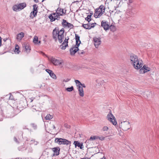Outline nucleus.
<instances>
[{
	"mask_svg": "<svg viewBox=\"0 0 159 159\" xmlns=\"http://www.w3.org/2000/svg\"><path fill=\"white\" fill-rule=\"evenodd\" d=\"M66 25H67V27L70 29L73 28L74 27L73 25L70 23H66Z\"/></svg>",
	"mask_w": 159,
	"mask_h": 159,
	"instance_id": "34",
	"label": "nucleus"
},
{
	"mask_svg": "<svg viewBox=\"0 0 159 159\" xmlns=\"http://www.w3.org/2000/svg\"><path fill=\"white\" fill-rule=\"evenodd\" d=\"M38 43H37V44H40L41 43V41H38Z\"/></svg>",
	"mask_w": 159,
	"mask_h": 159,
	"instance_id": "56",
	"label": "nucleus"
},
{
	"mask_svg": "<svg viewBox=\"0 0 159 159\" xmlns=\"http://www.w3.org/2000/svg\"><path fill=\"white\" fill-rule=\"evenodd\" d=\"M143 65V62L142 61H139V60L138 61V62L136 63H134L133 65L134 67L136 69H139L142 67Z\"/></svg>",
	"mask_w": 159,
	"mask_h": 159,
	"instance_id": "9",
	"label": "nucleus"
},
{
	"mask_svg": "<svg viewBox=\"0 0 159 159\" xmlns=\"http://www.w3.org/2000/svg\"><path fill=\"white\" fill-rule=\"evenodd\" d=\"M87 25L89 26H92V25H93V23L91 24L89 22H88V23L87 24Z\"/></svg>",
	"mask_w": 159,
	"mask_h": 159,
	"instance_id": "49",
	"label": "nucleus"
},
{
	"mask_svg": "<svg viewBox=\"0 0 159 159\" xmlns=\"http://www.w3.org/2000/svg\"><path fill=\"white\" fill-rule=\"evenodd\" d=\"M121 128L125 131H126L130 128L129 122L128 121H123L121 122L120 125Z\"/></svg>",
	"mask_w": 159,
	"mask_h": 159,
	"instance_id": "5",
	"label": "nucleus"
},
{
	"mask_svg": "<svg viewBox=\"0 0 159 159\" xmlns=\"http://www.w3.org/2000/svg\"><path fill=\"white\" fill-rule=\"evenodd\" d=\"M98 139H99L101 141L103 140H104L105 138H107V137H104L102 136H101V137H99L98 136Z\"/></svg>",
	"mask_w": 159,
	"mask_h": 159,
	"instance_id": "43",
	"label": "nucleus"
},
{
	"mask_svg": "<svg viewBox=\"0 0 159 159\" xmlns=\"http://www.w3.org/2000/svg\"><path fill=\"white\" fill-rule=\"evenodd\" d=\"M77 86V89H78V90H79L80 89H83L82 88L81 86L80 85H79L78 84V85Z\"/></svg>",
	"mask_w": 159,
	"mask_h": 159,
	"instance_id": "47",
	"label": "nucleus"
},
{
	"mask_svg": "<svg viewBox=\"0 0 159 159\" xmlns=\"http://www.w3.org/2000/svg\"><path fill=\"white\" fill-rule=\"evenodd\" d=\"M82 26L86 29H90L92 28H93L94 26V25H92V26H89L87 24H83Z\"/></svg>",
	"mask_w": 159,
	"mask_h": 159,
	"instance_id": "20",
	"label": "nucleus"
},
{
	"mask_svg": "<svg viewBox=\"0 0 159 159\" xmlns=\"http://www.w3.org/2000/svg\"><path fill=\"white\" fill-rule=\"evenodd\" d=\"M130 63L133 65L134 63H136V62H138V57L135 55L131 54L130 55L129 57Z\"/></svg>",
	"mask_w": 159,
	"mask_h": 159,
	"instance_id": "7",
	"label": "nucleus"
},
{
	"mask_svg": "<svg viewBox=\"0 0 159 159\" xmlns=\"http://www.w3.org/2000/svg\"><path fill=\"white\" fill-rule=\"evenodd\" d=\"M37 12H35V11H33L31 12L30 13V17L33 19L34 17H36L37 16Z\"/></svg>",
	"mask_w": 159,
	"mask_h": 159,
	"instance_id": "21",
	"label": "nucleus"
},
{
	"mask_svg": "<svg viewBox=\"0 0 159 159\" xmlns=\"http://www.w3.org/2000/svg\"><path fill=\"white\" fill-rule=\"evenodd\" d=\"M75 83L76 86L78 85V84L81 85V83L78 80H75Z\"/></svg>",
	"mask_w": 159,
	"mask_h": 159,
	"instance_id": "41",
	"label": "nucleus"
},
{
	"mask_svg": "<svg viewBox=\"0 0 159 159\" xmlns=\"http://www.w3.org/2000/svg\"><path fill=\"white\" fill-rule=\"evenodd\" d=\"M56 14L62 16L63 14H65L66 12V10L64 11L63 9L58 8L56 11Z\"/></svg>",
	"mask_w": 159,
	"mask_h": 159,
	"instance_id": "14",
	"label": "nucleus"
},
{
	"mask_svg": "<svg viewBox=\"0 0 159 159\" xmlns=\"http://www.w3.org/2000/svg\"><path fill=\"white\" fill-rule=\"evenodd\" d=\"M19 47L18 45H16L15 47V53H17V54H18L19 52Z\"/></svg>",
	"mask_w": 159,
	"mask_h": 159,
	"instance_id": "27",
	"label": "nucleus"
},
{
	"mask_svg": "<svg viewBox=\"0 0 159 159\" xmlns=\"http://www.w3.org/2000/svg\"><path fill=\"white\" fill-rule=\"evenodd\" d=\"M33 107H34V106H33ZM33 108L34 109V108Z\"/></svg>",
	"mask_w": 159,
	"mask_h": 159,
	"instance_id": "64",
	"label": "nucleus"
},
{
	"mask_svg": "<svg viewBox=\"0 0 159 159\" xmlns=\"http://www.w3.org/2000/svg\"><path fill=\"white\" fill-rule=\"evenodd\" d=\"M75 38L76 43L75 45L78 47L81 43V41L80 39V37L78 34H75Z\"/></svg>",
	"mask_w": 159,
	"mask_h": 159,
	"instance_id": "15",
	"label": "nucleus"
},
{
	"mask_svg": "<svg viewBox=\"0 0 159 159\" xmlns=\"http://www.w3.org/2000/svg\"><path fill=\"white\" fill-rule=\"evenodd\" d=\"M34 1L36 2H39V0H34Z\"/></svg>",
	"mask_w": 159,
	"mask_h": 159,
	"instance_id": "55",
	"label": "nucleus"
},
{
	"mask_svg": "<svg viewBox=\"0 0 159 159\" xmlns=\"http://www.w3.org/2000/svg\"><path fill=\"white\" fill-rule=\"evenodd\" d=\"M64 32V30L63 28H62L59 31H58V35H62L64 36L63 34Z\"/></svg>",
	"mask_w": 159,
	"mask_h": 159,
	"instance_id": "23",
	"label": "nucleus"
},
{
	"mask_svg": "<svg viewBox=\"0 0 159 159\" xmlns=\"http://www.w3.org/2000/svg\"><path fill=\"white\" fill-rule=\"evenodd\" d=\"M54 15V17L55 18H57V19L58 18H60V15H58L57 14H56H56L55 13H54L53 14Z\"/></svg>",
	"mask_w": 159,
	"mask_h": 159,
	"instance_id": "45",
	"label": "nucleus"
},
{
	"mask_svg": "<svg viewBox=\"0 0 159 159\" xmlns=\"http://www.w3.org/2000/svg\"><path fill=\"white\" fill-rule=\"evenodd\" d=\"M81 87L82 88H85L86 87V86H85V84H82L81 83Z\"/></svg>",
	"mask_w": 159,
	"mask_h": 159,
	"instance_id": "50",
	"label": "nucleus"
},
{
	"mask_svg": "<svg viewBox=\"0 0 159 159\" xmlns=\"http://www.w3.org/2000/svg\"><path fill=\"white\" fill-rule=\"evenodd\" d=\"M68 45H66V44H64L63 45V43L61 45V49L62 50H65L66 49V47Z\"/></svg>",
	"mask_w": 159,
	"mask_h": 159,
	"instance_id": "33",
	"label": "nucleus"
},
{
	"mask_svg": "<svg viewBox=\"0 0 159 159\" xmlns=\"http://www.w3.org/2000/svg\"><path fill=\"white\" fill-rule=\"evenodd\" d=\"M66 23H68L66 20L63 19V21L62 22V25L63 26L67 27V25H66Z\"/></svg>",
	"mask_w": 159,
	"mask_h": 159,
	"instance_id": "38",
	"label": "nucleus"
},
{
	"mask_svg": "<svg viewBox=\"0 0 159 159\" xmlns=\"http://www.w3.org/2000/svg\"><path fill=\"white\" fill-rule=\"evenodd\" d=\"M101 159H105V158L103 157L102 158H101Z\"/></svg>",
	"mask_w": 159,
	"mask_h": 159,
	"instance_id": "62",
	"label": "nucleus"
},
{
	"mask_svg": "<svg viewBox=\"0 0 159 159\" xmlns=\"http://www.w3.org/2000/svg\"><path fill=\"white\" fill-rule=\"evenodd\" d=\"M1 44H2V39H1V37L0 36V47L1 45Z\"/></svg>",
	"mask_w": 159,
	"mask_h": 159,
	"instance_id": "52",
	"label": "nucleus"
},
{
	"mask_svg": "<svg viewBox=\"0 0 159 159\" xmlns=\"http://www.w3.org/2000/svg\"><path fill=\"white\" fill-rule=\"evenodd\" d=\"M107 120L111 123L113 125H116L117 122L116 120V118L112 114L111 111H110L107 116Z\"/></svg>",
	"mask_w": 159,
	"mask_h": 159,
	"instance_id": "4",
	"label": "nucleus"
},
{
	"mask_svg": "<svg viewBox=\"0 0 159 159\" xmlns=\"http://www.w3.org/2000/svg\"><path fill=\"white\" fill-rule=\"evenodd\" d=\"M45 70H46V71L49 74V75H50V74L52 71V70L48 69H46Z\"/></svg>",
	"mask_w": 159,
	"mask_h": 159,
	"instance_id": "44",
	"label": "nucleus"
},
{
	"mask_svg": "<svg viewBox=\"0 0 159 159\" xmlns=\"http://www.w3.org/2000/svg\"><path fill=\"white\" fill-rule=\"evenodd\" d=\"M69 80L67 79V80H66V82H67V81H69Z\"/></svg>",
	"mask_w": 159,
	"mask_h": 159,
	"instance_id": "61",
	"label": "nucleus"
},
{
	"mask_svg": "<svg viewBox=\"0 0 159 159\" xmlns=\"http://www.w3.org/2000/svg\"><path fill=\"white\" fill-rule=\"evenodd\" d=\"M26 6L25 3H22L14 5L12 7V9L15 11H18L23 9Z\"/></svg>",
	"mask_w": 159,
	"mask_h": 159,
	"instance_id": "3",
	"label": "nucleus"
},
{
	"mask_svg": "<svg viewBox=\"0 0 159 159\" xmlns=\"http://www.w3.org/2000/svg\"><path fill=\"white\" fill-rule=\"evenodd\" d=\"M7 40V38H5L3 40L4 41H6V40Z\"/></svg>",
	"mask_w": 159,
	"mask_h": 159,
	"instance_id": "54",
	"label": "nucleus"
},
{
	"mask_svg": "<svg viewBox=\"0 0 159 159\" xmlns=\"http://www.w3.org/2000/svg\"><path fill=\"white\" fill-rule=\"evenodd\" d=\"M31 127H32L35 130L37 129V126L34 123H32L31 124Z\"/></svg>",
	"mask_w": 159,
	"mask_h": 159,
	"instance_id": "37",
	"label": "nucleus"
},
{
	"mask_svg": "<svg viewBox=\"0 0 159 159\" xmlns=\"http://www.w3.org/2000/svg\"><path fill=\"white\" fill-rule=\"evenodd\" d=\"M67 38H68V39H66V38H65V40H64V41L63 42V45L64 44H66V45H68V40L69 39L68 38V37H67Z\"/></svg>",
	"mask_w": 159,
	"mask_h": 159,
	"instance_id": "40",
	"label": "nucleus"
},
{
	"mask_svg": "<svg viewBox=\"0 0 159 159\" xmlns=\"http://www.w3.org/2000/svg\"><path fill=\"white\" fill-rule=\"evenodd\" d=\"M14 140L16 143H19V142L17 140V139L16 137H14Z\"/></svg>",
	"mask_w": 159,
	"mask_h": 159,
	"instance_id": "48",
	"label": "nucleus"
},
{
	"mask_svg": "<svg viewBox=\"0 0 159 159\" xmlns=\"http://www.w3.org/2000/svg\"><path fill=\"white\" fill-rule=\"evenodd\" d=\"M33 11L38 12V6L36 4H34L33 5Z\"/></svg>",
	"mask_w": 159,
	"mask_h": 159,
	"instance_id": "25",
	"label": "nucleus"
},
{
	"mask_svg": "<svg viewBox=\"0 0 159 159\" xmlns=\"http://www.w3.org/2000/svg\"><path fill=\"white\" fill-rule=\"evenodd\" d=\"M30 144L36 145L38 144V142L37 141H35L34 140H32L30 141Z\"/></svg>",
	"mask_w": 159,
	"mask_h": 159,
	"instance_id": "29",
	"label": "nucleus"
},
{
	"mask_svg": "<svg viewBox=\"0 0 159 159\" xmlns=\"http://www.w3.org/2000/svg\"><path fill=\"white\" fill-rule=\"evenodd\" d=\"M66 90L68 92H71L74 90V88L73 86L70 88H66Z\"/></svg>",
	"mask_w": 159,
	"mask_h": 159,
	"instance_id": "35",
	"label": "nucleus"
},
{
	"mask_svg": "<svg viewBox=\"0 0 159 159\" xmlns=\"http://www.w3.org/2000/svg\"><path fill=\"white\" fill-rule=\"evenodd\" d=\"M85 20L88 21V22H89V21L91 20V15H88L87 17L85 18Z\"/></svg>",
	"mask_w": 159,
	"mask_h": 159,
	"instance_id": "36",
	"label": "nucleus"
},
{
	"mask_svg": "<svg viewBox=\"0 0 159 159\" xmlns=\"http://www.w3.org/2000/svg\"><path fill=\"white\" fill-rule=\"evenodd\" d=\"M9 99L11 100H12L13 99L12 98V95H11L9 97Z\"/></svg>",
	"mask_w": 159,
	"mask_h": 159,
	"instance_id": "53",
	"label": "nucleus"
},
{
	"mask_svg": "<svg viewBox=\"0 0 159 159\" xmlns=\"http://www.w3.org/2000/svg\"><path fill=\"white\" fill-rule=\"evenodd\" d=\"M52 150L54 152L53 156H57L59 155L60 148L59 147H55L52 148Z\"/></svg>",
	"mask_w": 159,
	"mask_h": 159,
	"instance_id": "13",
	"label": "nucleus"
},
{
	"mask_svg": "<svg viewBox=\"0 0 159 159\" xmlns=\"http://www.w3.org/2000/svg\"><path fill=\"white\" fill-rule=\"evenodd\" d=\"M79 50V48L76 45L73 46L70 50V53L71 55H74L75 53Z\"/></svg>",
	"mask_w": 159,
	"mask_h": 159,
	"instance_id": "11",
	"label": "nucleus"
},
{
	"mask_svg": "<svg viewBox=\"0 0 159 159\" xmlns=\"http://www.w3.org/2000/svg\"><path fill=\"white\" fill-rule=\"evenodd\" d=\"M123 1H126L127 4L129 5L130 3H132L133 2V0H122Z\"/></svg>",
	"mask_w": 159,
	"mask_h": 159,
	"instance_id": "39",
	"label": "nucleus"
},
{
	"mask_svg": "<svg viewBox=\"0 0 159 159\" xmlns=\"http://www.w3.org/2000/svg\"><path fill=\"white\" fill-rule=\"evenodd\" d=\"M50 75L52 78L54 79H56L57 78L55 74H54L53 71L50 74Z\"/></svg>",
	"mask_w": 159,
	"mask_h": 159,
	"instance_id": "32",
	"label": "nucleus"
},
{
	"mask_svg": "<svg viewBox=\"0 0 159 159\" xmlns=\"http://www.w3.org/2000/svg\"><path fill=\"white\" fill-rule=\"evenodd\" d=\"M111 139V138H108V139H109V140H110V139Z\"/></svg>",
	"mask_w": 159,
	"mask_h": 159,
	"instance_id": "59",
	"label": "nucleus"
},
{
	"mask_svg": "<svg viewBox=\"0 0 159 159\" xmlns=\"http://www.w3.org/2000/svg\"><path fill=\"white\" fill-rule=\"evenodd\" d=\"M52 118V116L50 114L47 115L45 117V119L46 120H50Z\"/></svg>",
	"mask_w": 159,
	"mask_h": 159,
	"instance_id": "30",
	"label": "nucleus"
},
{
	"mask_svg": "<svg viewBox=\"0 0 159 159\" xmlns=\"http://www.w3.org/2000/svg\"><path fill=\"white\" fill-rule=\"evenodd\" d=\"M78 90L79 95L82 97H83L84 96V93L83 89H82Z\"/></svg>",
	"mask_w": 159,
	"mask_h": 159,
	"instance_id": "22",
	"label": "nucleus"
},
{
	"mask_svg": "<svg viewBox=\"0 0 159 159\" xmlns=\"http://www.w3.org/2000/svg\"><path fill=\"white\" fill-rule=\"evenodd\" d=\"M81 159H86V157H84L83 158H81Z\"/></svg>",
	"mask_w": 159,
	"mask_h": 159,
	"instance_id": "58",
	"label": "nucleus"
},
{
	"mask_svg": "<svg viewBox=\"0 0 159 159\" xmlns=\"http://www.w3.org/2000/svg\"><path fill=\"white\" fill-rule=\"evenodd\" d=\"M57 37L59 42L60 43H61L62 42V39L63 38L64 36L58 35Z\"/></svg>",
	"mask_w": 159,
	"mask_h": 159,
	"instance_id": "24",
	"label": "nucleus"
},
{
	"mask_svg": "<svg viewBox=\"0 0 159 159\" xmlns=\"http://www.w3.org/2000/svg\"><path fill=\"white\" fill-rule=\"evenodd\" d=\"M98 136H91L89 139V140H93L96 139H98Z\"/></svg>",
	"mask_w": 159,
	"mask_h": 159,
	"instance_id": "28",
	"label": "nucleus"
},
{
	"mask_svg": "<svg viewBox=\"0 0 159 159\" xmlns=\"http://www.w3.org/2000/svg\"><path fill=\"white\" fill-rule=\"evenodd\" d=\"M24 33L23 32H21L17 35L16 39L20 41L24 37Z\"/></svg>",
	"mask_w": 159,
	"mask_h": 159,
	"instance_id": "18",
	"label": "nucleus"
},
{
	"mask_svg": "<svg viewBox=\"0 0 159 159\" xmlns=\"http://www.w3.org/2000/svg\"><path fill=\"white\" fill-rule=\"evenodd\" d=\"M54 16H53L52 15H50L49 16V19H50V20L52 22L53 21H54L56 19H57V18H55Z\"/></svg>",
	"mask_w": 159,
	"mask_h": 159,
	"instance_id": "26",
	"label": "nucleus"
},
{
	"mask_svg": "<svg viewBox=\"0 0 159 159\" xmlns=\"http://www.w3.org/2000/svg\"><path fill=\"white\" fill-rule=\"evenodd\" d=\"M105 7L103 5H101L99 8L96 9L94 14V17L97 18L100 17L105 12Z\"/></svg>",
	"mask_w": 159,
	"mask_h": 159,
	"instance_id": "1",
	"label": "nucleus"
},
{
	"mask_svg": "<svg viewBox=\"0 0 159 159\" xmlns=\"http://www.w3.org/2000/svg\"><path fill=\"white\" fill-rule=\"evenodd\" d=\"M94 44L96 48H98L101 43V39L95 37L93 38Z\"/></svg>",
	"mask_w": 159,
	"mask_h": 159,
	"instance_id": "10",
	"label": "nucleus"
},
{
	"mask_svg": "<svg viewBox=\"0 0 159 159\" xmlns=\"http://www.w3.org/2000/svg\"><path fill=\"white\" fill-rule=\"evenodd\" d=\"M38 38L37 36H35L33 39V42L35 44L38 43Z\"/></svg>",
	"mask_w": 159,
	"mask_h": 159,
	"instance_id": "31",
	"label": "nucleus"
},
{
	"mask_svg": "<svg viewBox=\"0 0 159 159\" xmlns=\"http://www.w3.org/2000/svg\"><path fill=\"white\" fill-rule=\"evenodd\" d=\"M78 51V53L80 55L81 54H83L84 53V52L83 50L81 51L79 49V50Z\"/></svg>",
	"mask_w": 159,
	"mask_h": 159,
	"instance_id": "46",
	"label": "nucleus"
},
{
	"mask_svg": "<svg viewBox=\"0 0 159 159\" xmlns=\"http://www.w3.org/2000/svg\"><path fill=\"white\" fill-rule=\"evenodd\" d=\"M55 142L59 144L70 145L71 143V141L66 139L61 138H56L55 140Z\"/></svg>",
	"mask_w": 159,
	"mask_h": 159,
	"instance_id": "2",
	"label": "nucleus"
},
{
	"mask_svg": "<svg viewBox=\"0 0 159 159\" xmlns=\"http://www.w3.org/2000/svg\"><path fill=\"white\" fill-rule=\"evenodd\" d=\"M64 126L65 127H66V128H69V126L68 125H67V124H65L64 125Z\"/></svg>",
	"mask_w": 159,
	"mask_h": 159,
	"instance_id": "51",
	"label": "nucleus"
},
{
	"mask_svg": "<svg viewBox=\"0 0 159 159\" xmlns=\"http://www.w3.org/2000/svg\"><path fill=\"white\" fill-rule=\"evenodd\" d=\"M53 129H55L56 128H55V127L54 125H53Z\"/></svg>",
	"mask_w": 159,
	"mask_h": 159,
	"instance_id": "57",
	"label": "nucleus"
},
{
	"mask_svg": "<svg viewBox=\"0 0 159 159\" xmlns=\"http://www.w3.org/2000/svg\"><path fill=\"white\" fill-rule=\"evenodd\" d=\"M101 26L103 28L104 30H108L110 27L108 23L105 21L102 20L101 22Z\"/></svg>",
	"mask_w": 159,
	"mask_h": 159,
	"instance_id": "12",
	"label": "nucleus"
},
{
	"mask_svg": "<svg viewBox=\"0 0 159 159\" xmlns=\"http://www.w3.org/2000/svg\"><path fill=\"white\" fill-rule=\"evenodd\" d=\"M58 30L55 28L53 30L52 32V36L54 39L56 40L57 39V37L58 36Z\"/></svg>",
	"mask_w": 159,
	"mask_h": 159,
	"instance_id": "17",
	"label": "nucleus"
},
{
	"mask_svg": "<svg viewBox=\"0 0 159 159\" xmlns=\"http://www.w3.org/2000/svg\"><path fill=\"white\" fill-rule=\"evenodd\" d=\"M108 129V128L107 126H104L102 128V130L103 131H107Z\"/></svg>",
	"mask_w": 159,
	"mask_h": 159,
	"instance_id": "42",
	"label": "nucleus"
},
{
	"mask_svg": "<svg viewBox=\"0 0 159 159\" xmlns=\"http://www.w3.org/2000/svg\"><path fill=\"white\" fill-rule=\"evenodd\" d=\"M51 61L54 65L56 66L57 65H62V64L63 63V61L62 60H58L55 58L52 57L50 59Z\"/></svg>",
	"mask_w": 159,
	"mask_h": 159,
	"instance_id": "6",
	"label": "nucleus"
},
{
	"mask_svg": "<svg viewBox=\"0 0 159 159\" xmlns=\"http://www.w3.org/2000/svg\"><path fill=\"white\" fill-rule=\"evenodd\" d=\"M43 54H44V53L43 52H41Z\"/></svg>",
	"mask_w": 159,
	"mask_h": 159,
	"instance_id": "63",
	"label": "nucleus"
},
{
	"mask_svg": "<svg viewBox=\"0 0 159 159\" xmlns=\"http://www.w3.org/2000/svg\"><path fill=\"white\" fill-rule=\"evenodd\" d=\"M73 144L75 145V147L77 146L81 149L84 148L83 143H80L78 141H74Z\"/></svg>",
	"mask_w": 159,
	"mask_h": 159,
	"instance_id": "16",
	"label": "nucleus"
},
{
	"mask_svg": "<svg viewBox=\"0 0 159 159\" xmlns=\"http://www.w3.org/2000/svg\"><path fill=\"white\" fill-rule=\"evenodd\" d=\"M25 51L27 53H29L30 52L31 50L30 48V47L29 45L28 44H26L25 46Z\"/></svg>",
	"mask_w": 159,
	"mask_h": 159,
	"instance_id": "19",
	"label": "nucleus"
},
{
	"mask_svg": "<svg viewBox=\"0 0 159 159\" xmlns=\"http://www.w3.org/2000/svg\"><path fill=\"white\" fill-rule=\"evenodd\" d=\"M150 70V68L147 66L144 65L139 70V73L140 74H144Z\"/></svg>",
	"mask_w": 159,
	"mask_h": 159,
	"instance_id": "8",
	"label": "nucleus"
},
{
	"mask_svg": "<svg viewBox=\"0 0 159 159\" xmlns=\"http://www.w3.org/2000/svg\"><path fill=\"white\" fill-rule=\"evenodd\" d=\"M86 159H91L90 158L86 157Z\"/></svg>",
	"mask_w": 159,
	"mask_h": 159,
	"instance_id": "60",
	"label": "nucleus"
}]
</instances>
